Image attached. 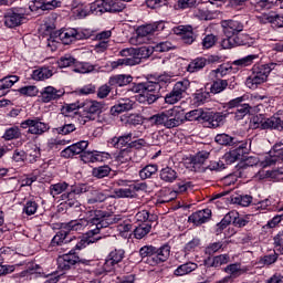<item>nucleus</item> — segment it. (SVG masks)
<instances>
[{
	"mask_svg": "<svg viewBox=\"0 0 283 283\" xmlns=\"http://www.w3.org/2000/svg\"><path fill=\"white\" fill-rule=\"evenodd\" d=\"M107 200V196L105 192L95 190L92 192L91 198L87 199L88 205H96L98 202H105Z\"/></svg>",
	"mask_w": 283,
	"mask_h": 283,
	"instance_id": "49",
	"label": "nucleus"
},
{
	"mask_svg": "<svg viewBox=\"0 0 283 283\" xmlns=\"http://www.w3.org/2000/svg\"><path fill=\"white\" fill-rule=\"evenodd\" d=\"M238 216V212L235 211H231L228 212L223 219L221 220V222H219L217 224V227L220 229V231L227 229V227H229V224H231V222H233V224H235V218Z\"/></svg>",
	"mask_w": 283,
	"mask_h": 283,
	"instance_id": "41",
	"label": "nucleus"
},
{
	"mask_svg": "<svg viewBox=\"0 0 283 283\" xmlns=\"http://www.w3.org/2000/svg\"><path fill=\"white\" fill-rule=\"evenodd\" d=\"M234 205H240L241 207H249L253 201V197L245 195V196H238L232 199Z\"/></svg>",
	"mask_w": 283,
	"mask_h": 283,
	"instance_id": "58",
	"label": "nucleus"
},
{
	"mask_svg": "<svg viewBox=\"0 0 283 283\" xmlns=\"http://www.w3.org/2000/svg\"><path fill=\"white\" fill-rule=\"evenodd\" d=\"M19 76L17 75H8L0 80V90H10L14 83H18Z\"/></svg>",
	"mask_w": 283,
	"mask_h": 283,
	"instance_id": "48",
	"label": "nucleus"
},
{
	"mask_svg": "<svg viewBox=\"0 0 283 283\" xmlns=\"http://www.w3.org/2000/svg\"><path fill=\"white\" fill-rule=\"evenodd\" d=\"M134 108V101L126 98L118 102V104L114 105L111 108L112 114H123V112H129V109Z\"/></svg>",
	"mask_w": 283,
	"mask_h": 283,
	"instance_id": "26",
	"label": "nucleus"
},
{
	"mask_svg": "<svg viewBox=\"0 0 283 283\" xmlns=\"http://www.w3.org/2000/svg\"><path fill=\"white\" fill-rule=\"evenodd\" d=\"M226 120H227L226 113L206 112L203 123H206L207 127H212L213 129H216L217 127H222Z\"/></svg>",
	"mask_w": 283,
	"mask_h": 283,
	"instance_id": "16",
	"label": "nucleus"
},
{
	"mask_svg": "<svg viewBox=\"0 0 283 283\" xmlns=\"http://www.w3.org/2000/svg\"><path fill=\"white\" fill-rule=\"evenodd\" d=\"M190 85L191 82H189V80H182L177 82L172 87V92L168 93L165 96V103H167L168 105H176L178 101L182 99V94H185V92L189 90Z\"/></svg>",
	"mask_w": 283,
	"mask_h": 283,
	"instance_id": "10",
	"label": "nucleus"
},
{
	"mask_svg": "<svg viewBox=\"0 0 283 283\" xmlns=\"http://www.w3.org/2000/svg\"><path fill=\"white\" fill-rule=\"evenodd\" d=\"M94 178H107L112 174V168L107 165L93 168Z\"/></svg>",
	"mask_w": 283,
	"mask_h": 283,
	"instance_id": "44",
	"label": "nucleus"
},
{
	"mask_svg": "<svg viewBox=\"0 0 283 283\" xmlns=\"http://www.w3.org/2000/svg\"><path fill=\"white\" fill-rule=\"evenodd\" d=\"M205 115H207V112L202 109H193L188 112L185 115L186 120H203L205 122Z\"/></svg>",
	"mask_w": 283,
	"mask_h": 283,
	"instance_id": "47",
	"label": "nucleus"
},
{
	"mask_svg": "<svg viewBox=\"0 0 283 283\" xmlns=\"http://www.w3.org/2000/svg\"><path fill=\"white\" fill-rule=\"evenodd\" d=\"M151 231V223H139L134 230V237L137 240H143Z\"/></svg>",
	"mask_w": 283,
	"mask_h": 283,
	"instance_id": "37",
	"label": "nucleus"
},
{
	"mask_svg": "<svg viewBox=\"0 0 283 283\" xmlns=\"http://www.w3.org/2000/svg\"><path fill=\"white\" fill-rule=\"evenodd\" d=\"M134 81L132 75H114L109 77L108 84L111 86L125 87V85H129Z\"/></svg>",
	"mask_w": 283,
	"mask_h": 283,
	"instance_id": "28",
	"label": "nucleus"
},
{
	"mask_svg": "<svg viewBox=\"0 0 283 283\" xmlns=\"http://www.w3.org/2000/svg\"><path fill=\"white\" fill-rule=\"evenodd\" d=\"M117 160L119 163H129V160H132V148L127 147L122 149L117 156Z\"/></svg>",
	"mask_w": 283,
	"mask_h": 283,
	"instance_id": "61",
	"label": "nucleus"
},
{
	"mask_svg": "<svg viewBox=\"0 0 283 283\" xmlns=\"http://www.w3.org/2000/svg\"><path fill=\"white\" fill-rule=\"evenodd\" d=\"M159 177L164 182H175V180H178V172L176 169L167 166L160 170Z\"/></svg>",
	"mask_w": 283,
	"mask_h": 283,
	"instance_id": "29",
	"label": "nucleus"
},
{
	"mask_svg": "<svg viewBox=\"0 0 283 283\" xmlns=\"http://www.w3.org/2000/svg\"><path fill=\"white\" fill-rule=\"evenodd\" d=\"M214 140L218 145H223L226 147H233V145H238V139L227 134L217 135Z\"/></svg>",
	"mask_w": 283,
	"mask_h": 283,
	"instance_id": "35",
	"label": "nucleus"
},
{
	"mask_svg": "<svg viewBox=\"0 0 283 283\" xmlns=\"http://www.w3.org/2000/svg\"><path fill=\"white\" fill-rule=\"evenodd\" d=\"M124 8L123 0H95L91 6V11L103 14L105 12H123Z\"/></svg>",
	"mask_w": 283,
	"mask_h": 283,
	"instance_id": "8",
	"label": "nucleus"
},
{
	"mask_svg": "<svg viewBox=\"0 0 283 283\" xmlns=\"http://www.w3.org/2000/svg\"><path fill=\"white\" fill-rule=\"evenodd\" d=\"M86 191H87V186L82 185L77 189H75L74 191L63 193L62 195V200H66V205H69V207H74V199H73L74 193H86Z\"/></svg>",
	"mask_w": 283,
	"mask_h": 283,
	"instance_id": "36",
	"label": "nucleus"
},
{
	"mask_svg": "<svg viewBox=\"0 0 283 283\" xmlns=\"http://www.w3.org/2000/svg\"><path fill=\"white\" fill-rule=\"evenodd\" d=\"M77 107L83 109L85 114H90L86 116V118H88L90 120H94V115L101 114V112H103V104L92 99H86L82 103L80 102Z\"/></svg>",
	"mask_w": 283,
	"mask_h": 283,
	"instance_id": "15",
	"label": "nucleus"
},
{
	"mask_svg": "<svg viewBox=\"0 0 283 283\" xmlns=\"http://www.w3.org/2000/svg\"><path fill=\"white\" fill-rule=\"evenodd\" d=\"M88 145H90V143L87 140H81V142H77V143L71 145V147L73 148L75 156H78V154H81V156H82L83 154H85V150L87 149Z\"/></svg>",
	"mask_w": 283,
	"mask_h": 283,
	"instance_id": "57",
	"label": "nucleus"
},
{
	"mask_svg": "<svg viewBox=\"0 0 283 283\" xmlns=\"http://www.w3.org/2000/svg\"><path fill=\"white\" fill-rule=\"evenodd\" d=\"M22 129H28V134H33L34 136H43L45 132H50V126L41 122V118L35 117L33 119L29 118L20 124Z\"/></svg>",
	"mask_w": 283,
	"mask_h": 283,
	"instance_id": "11",
	"label": "nucleus"
},
{
	"mask_svg": "<svg viewBox=\"0 0 283 283\" xmlns=\"http://www.w3.org/2000/svg\"><path fill=\"white\" fill-rule=\"evenodd\" d=\"M232 71L233 67L226 64H221L218 69L213 70L212 72L216 74V78H224V76H227V74H231Z\"/></svg>",
	"mask_w": 283,
	"mask_h": 283,
	"instance_id": "56",
	"label": "nucleus"
},
{
	"mask_svg": "<svg viewBox=\"0 0 283 283\" xmlns=\"http://www.w3.org/2000/svg\"><path fill=\"white\" fill-rule=\"evenodd\" d=\"M154 54V48L151 46H142L138 49H135V56H132L130 59L137 60L138 62L136 65H140V61L143 59H149Z\"/></svg>",
	"mask_w": 283,
	"mask_h": 283,
	"instance_id": "27",
	"label": "nucleus"
},
{
	"mask_svg": "<svg viewBox=\"0 0 283 283\" xmlns=\"http://www.w3.org/2000/svg\"><path fill=\"white\" fill-rule=\"evenodd\" d=\"M221 28L226 39L221 40L223 50H231L240 45H253V39L247 34H240L244 30V24L238 20H222Z\"/></svg>",
	"mask_w": 283,
	"mask_h": 283,
	"instance_id": "1",
	"label": "nucleus"
},
{
	"mask_svg": "<svg viewBox=\"0 0 283 283\" xmlns=\"http://www.w3.org/2000/svg\"><path fill=\"white\" fill-rule=\"evenodd\" d=\"M209 220H211V209L199 210L188 218V222H192L195 227H200V224H205V222H209Z\"/></svg>",
	"mask_w": 283,
	"mask_h": 283,
	"instance_id": "19",
	"label": "nucleus"
},
{
	"mask_svg": "<svg viewBox=\"0 0 283 283\" xmlns=\"http://www.w3.org/2000/svg\"><path fill=\"white\" fill-rule=\"evenodd\" d=\"M226 87H229V82L217 77V80L212 82L210 94H220V92H224Z\"/></svg>",
	"mask_w": 283,
	"mask_h": 283,
	"instance_id": "39",
	"label": "nucleus"
},
{
	"mask_svg": "<svg viewBox=\"0 0 283 283\" xmlns=\"http://www.w3.org/2000/svg\"><path fill=\"white\" fill-rule=\"evenodd\" d=\"M92 36L88 31H78L76 29H66L63 31H55L51 33L48 39L51 43H63L64 45H70V43H74V41H83V39H90Z\"/></svg>",
	"mask_w": 283,
	"mask_h": 283,
	"instance_id": "5",
	"label": "nucleus"
},
{
	"mask_svg": "<svg viewBox=\"0 0 283 283\" xmlns=\"http://www.w3.org/2000/svg\"><path fill=\"white\" fill-rule=\"evenodd\" d=\"M55 8H61V1H35L31 6H29L31 12H36V10H42L44 12L45 10H54Z\"/></svg>",
	"mask_w": 283,
	"mask_h": 283,
	"instance_id": "23",
	"label": "nucleus"
},
{
	"mask_svg": "<svg viewBox=\"0 0 283 283\" xmlns=\"http://www.w3.org/2000/svg\"><path fill=\"white\" fill-rule=\"evenodd\" d=\"M52 76H54V71L48 66L36 69L32 73L33 81H48V78H52Z\"/></svg>",
	"mask_w": 283,
	"mask_h": 283,
	"instance_id": "25",
	"label": "nucleus"
},
{
	"mask_svg": "<svg viewBox=\"0 0 283 283\" xmlns=\"http://www.w3.org/2000/svg\"><path fill=\"white\" fill-rule=\"evenodd\" d=\"M2 138H4V140H14L17 138H21V130L19 129V127H11L8 128Z\"/></svg>",
	"mask_w": 283,
	"mask_h": 283,
	"instance_id": "52",
	"label": "nucleus"
},
{
	"mask_svg": "<svg viewBox=\"0 0 283 283\" xmlns=\"http://www.w3.org/2000/svg\"><path fill=\"white\" fill-rule=\"evenodd\" d=\"M93 214L94 217L87 220V222L91 227H95L99 234H103L104 229H109L111 224H117L122 220L120 216H107V212L102 210H94Z\"/></svg>",
	"mask_w": 283,
	"mask_h": 283,
	"instance_id": "6",
	"label": "nucleus"
},
{
	"mask_svg": "<svg viewBox=\"0 0 283 283\" xmlns=\"http://www.w3.org/2000/svg\"><path fill=\"white\" fill-rule=\"evenodd\" d=\"M156 251V247L154 245H144L139 249V255L142 260H145L147 258V264L151 266V260L154 258V253Z\"/></svg>",
	"mask_w": 283,
	"mask_h": 283,
	"instance_id": "40",
	"label": "nucleus"
},
{
	"mask_svg": "<svg viewBox=\"0 0 283 283\" xmlns=\"http://www.w3.org/2000/svg\"><path fill=\"white\" fill-rule=\"evenodd\" d=\"M38 209L39 203H36V201H28L23 208V212L27 213V216H34Z\"/></svg>",
	"mask_w": 283,
	"mask_h": 283,
	"instance_id": "62",
	"label": "nucleus"
},
{
	"mask_svg": "<svg viewBox=\"0 0 283 283\" xmlns=\"http://www.w3.org/2000/svg\"><path fill=\"white\" fill-rule=\"evenodd\" d=\"M230 256L229 254L217 255L212 259L211 266L218 269V266H222V264H229Z\"/></svg>",
	"mask_w": 283,
	"mask_h": 283,
	"instance_id": "59",
	"label": "nucleus"
},
{
	"mask_svg": "<svg viewBox=\"0 0 283 283\" xmlns=\"http://www.w3.org/2000/svg\"><path fill=\"white\" fill-rule=\"evenodd\" d=\"M63 96V92L54 88L53 86H46L41 92L42 103H51V101H59Z\"/></svg>",
	"mask_w": 283,
	"mask_h": 283,
	"instance_id": "22",
	"label": "nucleus"
},
{
	"mask_svg": "<svg viewBox=\"0 0 283 283\" xmlns=\"http://www.w3.org/2000/svg\"><path fill=\"white\" fill-rule=\"evenodd\" d=\"M148 123L155 125V127H166V129H174V127H180L185 119L180 112L176 109H168L161 113H157L148 117Z\"/></svg>",
	"mask_w": 283,
	"mask_h": 283,
	"instance_id": "4",
	"label": "nucleus"
},
{
	"mask_svg": "<svg viewBox=\"0 0 283 283\" xmlns=\"http://www.w3.org/2000/svg\"><path fill=\"white\" fill-rule=\"evenodd\" d=\"M268 23H272L274 28H283V14L270 13L266 17Z\"/></svg>",
	"mask_w": 283,
	"mask_h": 283,
	"instance_id": "53",
	"label": "nucleus"
},
{
	"mask_svg": "<svg viewBox=\"0 0 283 283\" xmlns=\"http://www.w3.org/2000/svg\"><path fill=\"white\" fill-rule=\"evenodd\" d=\"M158 174V165L150 164L145 166L142 170H139V178L142 180H147V178H151V176Z\"/></svg>",
	"mask_w": 283,
	"mask_h": 283,
	"instance_id": "38",
	"label": "nucleus"
},
{
	"mask_svg": "<svg viewBox=\"0 0 283 283\" xmlns=\"http://www.w3.org/2000/svg\"><path fill=\"white\" fill-rule=\"evenodd\" d=\"M59 120L62 126L55 128V132L62 134V136H67V134H72V132H76V126L70 123V117L65 115H61Z\"/></svg>",
	"mask_w": 283,
	"mask_h": 283,
	"instance_id": "24",
	"label": "nucleus"
},
{
	"mask_svg": "<svg viewBox=\"0 0 283 283\" xmlns=\"http://www.w3.org/2000/svg\"><path fill=\"white\" fill-rule=\"evenodd\" d=\"M198 269V264L195 262H187L181 265H179L175 272L174 275H177V277H180L182 275H189V273H193Z\"/></svg>",
	"mask_w": 283,
	"mask_h": 283,
	"instance_id": "30",
	"label": "nucleus"
},
{
	"mask_svg": "<svg viewBox=\"0 0 283 283\" xmlns=\"http://www.w3.org/2000/svg\"><path fill=\"white\" fill-rule=\"evenodd\" d=\"M255 59H258V55L255 54L247 55L245 57L235 60L233 62V65H237L239 67H248V65L253 64V61H255Z\"/></svg>",
	"mask_w": 283,
	"mask_h": 283,
	"instance_id": "50",
	"label": "nucleus"
},
{
	"mask_svg": "<svg viewBox=\"0 0 283 283\" xmlns=\"http://www.w3.org/2000/svg\"><path fill=\"white\" fill-rule=\"evenodd\" d=\"M73 72L77 74H88V72H94V66L90 63H75Z\"/></svg>",
	"mask_w": 283,
	"mask_h": 283,
	"instance_id": "54",
	"label": "nucleus"
},
{
	"mask_svg": "<svg viewBox=\"0 0 283 283\" xmlns=\"http://www.w3.org/2000/svg\"><path fill=\"white\" fill-rule=\"evenodd\" d=\"M135 220L142 222V224H150V222H156V220H158V216L149 214V211L142 210L136 213Z\"/></svg>",
	"mask_w": 283,
	"mask_h": 283,
	"instance_id": "33",
	"label": "nucleus"
},
{
	"mask_svg": "<svg viewBox=\"0 0 283 283\" xmlns=\"http://www.w3.org/2000/svg\"><path fill=\"white\" fill-rule=\"evenodd\" d=\"M59 67H71V65H76V59L70 54H65L57 61Z\"/></svg>",
	"mask_w": 283,
	"mask_h": 283,
	"instance_id": "55",
	"label": "nucleus"
},
{
	"mask_svg": "<svg viewBox=\"0 0 283 283\" xmlns=\"http://www.w3.org/2000/svg\"><path fill=\"white\" fill-rule=\"evenodd\" d=\"M227 165H233L237 160H244V157L237 150H230L223 156Z\"/></svg>",
	"mask_w": 283,
	"mask_h": 283,
	"instance_id": "46",
	"label": "nucleus"
},
{
	"mask_svg": "<svg viewBox=\"0 0 283 283\" xmlns=\"http://www.w3.org/2000/svg\"><path fill=\"white\" fill-rule=\"evenodd\" d=\"M6 28H19L23 25L25 21V9L23 8H11L6 11L3 17Z\"/></svg>",
	"mask_w": 283,
	"mask_h": 283,
	"instance_id": "9",
	"label": "nucleus"
},
{
	"mask_svg": "<svg viewBox=\"0 0 283 283\" xmlns=\"http://www.w3.org/2000/svg\"><path fill=\"white\" fill-rule=\"evenodd\" d=\"M169 255H171V248L169 245H163L160 248L155 247L154 256L150 259L151 266L167 262L169 260Z\"/></svg>",
	"mask_w": 283,
	"mask_h": 283,
	"instance_id": "18",
	"label": "nucleus"
},
{
	"mask_svg": "<svg viewBox=\"0 0 283 283\" xmlns=\"http://www.w3.org/2000/svg\"><path fill=\"white\" fill-rule=\"evenodd\" d=\"M81 160H83V163L87 164V163H103V153L93 150V151H84L81 155Z\"/></svg>",
	"mask_w": 283,
	"mask_h": 283,
	"instance_id": "32",
	"label": "nucleus"
},
{
	"mask_svg": "<svg viewBox=\"0 0 283 283\" xmlns=\"http://www.w3.org/2000/svg\"><path fill=\"white\" fill-rule=\"evenodd\" d=\"M206 66H207L206 57H197L188 64L187 72H190V74H193V72H200V70L205 69Z\"/></svg>",
	"mask_w": 283,
	"mask_h": 283,
	"instance_id": "34",
	"label": "nucleus"
},
{
	"mask_svg": "<svg viewBox=\"0 0 283 283\" xmlns=\"http://www.w3.org/2000/svg\"><path fill=\"white\" fill-rule=\"evenodd\" d=\"M273 67H275V64L273 63L253 66L252 74L247 78L245 84L250 87V90H255L258 85L265 83Z\"/></svg>",
	"mask_w": 283,
	"mask_h": 283,
	"instance_id": "7",
	"label": "nucleus"
},
{
	"mask_svg": "<svg viewBox=\"0 0 283 283\" xmlns=\"http://www.w3.org/2000/svg\"><path fill=\"white\" fill-rule=\"evenodd\" d=\"M96 235L101 234L98 233V230L96 228H93L88 230L85 235L82 237L77 242L75 238L74 242H70V244H75L74 248L71 249V251H74L76 255V251H83V249H86L87 247H90V244H94V242H98V240H102L103 237Z\"/></svg>",
	"mask_w": 283,
	"mask_h": 283,
	"instance_id": "12",
	"label": "nucleus"
},
{
	"mask_svg": "<svg viewBox=\"0 0 283 283\" xmlns=\"http://www.w3.org/2000/svg\"><path fill=\"white\" fill-rule=\"evenodd\" d=\"M124 258H125V250L115 249L111 251L103 264V271H105V273H112V271L116 269V264H119V262H123Z\"/></svg>",
	"mask_w": 283,
	"mask_h": 283,
	"instance_id": "13",
	"label": "nucleus"
},
{
	"mask_svg": "<svg viewBox=\"0 0 283 283\" xmlns=\"http://www.w3.org/2000/svg\"><path fill=\"white\" fill-rule=\"evenodd\" d=\"M160 90H163V85L159 82L139 83L135 86V92L138 94L136 101L144 105H154L158 98L163 97Z\"/></svg>",
	"mask_w": 283,
	"mask_h": 283,
	"instance_id": "3",
	"label": "nucleus"
},
{
	"mask_svg": "<svg viewBox=\"0 0 283 283\" xmlns=\"http://www.w3.org/2000/svg\"><path fill=\"white\" fill-rule=\"evenodd\" d=\"M192 98L195 105H205V103H209V101L211 99V93H209V91L200 88L192 95Z\"/></svg>",
	"mask_w": 283,
	"mask_h": 283,
	"instance_id": "31",
	"label": "nucleus"
},
{
	"mask_svg": "<svg viewBox=\"0 0 283 283\" xmlns=\"http://www.w3.org/2000/svg\"><path fill=\"white\" fill-rule=\"evenodd\" d=\"M88 226L90 221H87V219H76L67 223H63L62 229L53 237L51 245L63 247V244H70V242H74L76 237H70V232L83 231V229Z\"/></svg>",
	"mask_w": 283,
	"mask_h": 283,
	"instance_id": "2",
	"label": "nucleus"
},
{
	"mask_svg": "<svg viewBox=\"0 0 283 283\" xmlns=\"http://www.w3.org/2000/svg\"><path fill=\"white\" fill-rule=\"evenodd\" d=\"M28 158H29V163H31V165H33V163H36V160H39V158H41V148L36 147V146L31 148L29 150Z\"/></svg>",
	"mask_w": 283,
	"mask_h": 283,
	"instance_id": "63",
	"label": "nucleus"
},
{
	"mask_svg": "<svg viewBox=\"0 0 283 283\" xmlns=\"http://www.w3.org/2000/svg\"><path fill=\"white\" fill-rule=\"evenodd\" d=\"M217 42H218V36H216L214 34H208L202 40V48L205 50H209L213 48V45H216Z\"/></svg>",
	"mask_w": 283,
	"mask_h": 283,
	"instance_id": "60",
	"label": "nucleus"
},
{
	"mask_svg": "<svg viewBox=\"0 0 283 283\" xmlns=\"http://www.w3.org/2000/svg\"><path fill=\"white\" fill-rule=\"evenodd\" d=\"M74 251L75 250H71L69 253L57 258L59 271H70L72 266L78 264V262H82L81 258H78Z\"/></svg>",
	"mask_w": 283,
	"mask_h": 283,
	"instance_id": "14",
	"label": "nucleus"
},
{
	"mask_svg": "<svg viewBox=\"0 0 283 283\" xmlns=\"http://www.w3.org/2000/svg\"><path fill=\"white\" fill-rule=\"evenodd\" d=\"M137 62L138 60H134L132 57L118 59L117 61L111 63V67L113 70H116V67H120L123 65H136Z\"/></svg>",
	"mask_w": 283,
	"mask_h": 283,
	"instance_id": "51",
	"label": "nucleus"
},
{
	"mask_svg": "<svg viewBox=\"0 0 283 283\" xmlns=\"http://www.w3.org/2000/svg\"><path fill=\"white\" fill-rule=\"evenodd\" d=\"M256 127H260L261 129H283V115L276 114L275 116L268 118L265 120H261L259 124L255 122V118L253 119Z\"/></svg>",
	"mask_w": 283,
	"mask_h": 283,
	"instance_id": "17",
	"label": "nucleus"
},
{
	"mask_svg": "<svg viewBox=\"0 0 283 283\" xmlns=\"http://www.w3.org/2000/svg\"><path fill=\"white\" fill-rule=\"evenodd\" d=\"M160 25H163V23H154L138 27L136 42L143 43V39H145V36H149V34H154V32H158Z\"/></svg>",
	"mask_w": 283,
	"mask_h": 283,
	"instance_id": "21",
	"label": "nucleus"
},
{
	"mask_svg": "<svg viewBox=\"0 0 283 283\" xmlns=\"http://www.w3.org/2000/svg\"><path fill=\"white\" fill-rule=\"evenodd\" d=\"M67 187H70V184L63 181V182H57L55 185L50 186V193L55 198V196H60V193H63V191L67 190Z\"/></svg>",
	"mask_w": 283,
	"mask_h": 283,
	"instance_id": "45",
	"label": "nucleus"
},
{
	"mask_svg": "<svg viewBox=\"0 0 283 283\" xmlns=\"http://www.w3.org/2000/svg\"><path fill=\"white\" fill-rule=\"evenodd\" d=\"M249 114H251V105L244 103L234 112V120H242Z\"/></svg>",
	"mask_w": 283,
	"mask_h": 283,
	"instance_id": "42",
	"label": "nucleus"
},
{
	"mask_svg": "<svg viewBox=\"0 0 283 283\" xmlns=\"http://www.w3.org/2000/svg\"><path fill=\"white\" fill-rule=\"evenodd\" d=\"M115 196L117 198H136V191L134 190V186L129 188H119L114 190Z\"/></svg>",
	"mask_w": 283,
	"mask_h": 283,
	"instance_id": "43",
	"label": "nucleus"
},
{
	"mask_svg": "<svg viewBox=\"0 0 283 283\" xmlns=\"http://www.w3.org/2000/svg\"><path fill=\"white\" fill-rule=\"evenodd\" d=\"M224 271H226V273H229L230 275H234L237 277L242 275V273H244L242 271V269H240V265H238V263H233V264L226 266Z\"/></svg>",
	"mask_w": 283,
	"mask_h": 283,
	"instance_id": "64",
	"label": "nucleus"
},
{
	"mask_svg": "<svg viewBox=\"0 0 283 283\" xmlns=\"http://www.w3.org/2000/svg\"><path fill=\"white\" fill-rule=\"evenodd\" d=\"M175 34L181 36V41L186 43V45H191V43L196 41V36H193V28L190 25H179L175 28Z\"/></svg>",
	"mask_w": 283,
	"mask_h": 283,
	"instance_id": "20",
	"label": "nucleus"
}]
</instances>
